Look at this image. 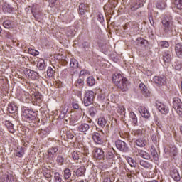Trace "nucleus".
I'll list each match as a JSON object with an SVG mask.
<instances>
[{
	"instance_id": "f257e3e1",
	"label": "nucleus",
	"mask_w": 182,
	"mask_h": 182,
	"mask_svg": "<svg viewBox=\"0 0 182 182\" xmlns=\"http://www.w3.org/2000/svg\"><path fill=\"white\" fill-rule=\"evenodd\" d=\"M112 82H114L115 86L118 87L122 92H127V79L120 73H114L112 76Z\"/></svg>"
},
{
	"instance_id": "f03ea898",
	"label": "nucleus",
	"mask_w": 182,
	"mask_h": 182,
	"mask_svg": "<svg viewBox=\"0 0 182 182\" xmlns=\"http://www.w3.org/2000/svg\"><path fill=\"white\" fill-rule=\"evenodd\" d=\"M95 99V92L92 90L87 91L85 93L83 97V103L85 106H90L93 103Z\"/></svg>"
},
{
	"instance_id": "7ed1b4c3",
	"label": "nucleus",
	"mask_w": 182,
	"mask_h": 182,
	"mask_svg": "<svg viewBox=\"0 0 182 182\" xmlns=\"http://www.w3.org/2000/svg\"><path fill=\"white\" fill-rule=\"evenodd\" d=\"M23 117L26 120V122H31L36 119V113L33 110L29 109H26L23 112Z\"/></svg>"
},
{
	"instance_id": "20e7f679",
	"label": "nucleus",
	"mask_w": 182,
	"mask_h": 182,
	"mask_svg": "<svg viewBox=\"0 0 182 182\" xmlns=\"http://www.w3.org/2000/svg\"><path fill=\"white\" fill-rule=\"evenodd\" d=\"M162 25L164 31H170L171 29V18L168 16H166L162 19Z\"/></svg>"
},
{
	"instance_id": "39448f33",
	"label": "nucleus",
	"mask_w": 182,
	"mask_h": 182,
	"mask_svg": "<svg viewBox=\"0 0 182 182\" xmlns=\"http://www.w3.org/2000/svg\"><path fill=\"white\" fill-rule=\"evenodd\" d=\"M173 107L176 110V112H182V102L180 98L178 97L173 98Z\"/></svg>"
},
{
	"instance_id": "423d86ee",
	"label": "nucleus",
	"mask_w": 182,
	"mask_h": 182,
	"mask_svg": "<svg viewBox=\"0 0 182 182\" xmlns=\"http://www.w3.org/2000/svg\"><path fill=\"white\" fill-rule=\"evenodd\" d=\"M143 6V1L140 0H134V2H132L130 9L132 12L137 11L139 8H141Z\"/></svg>"
},
{
	"instance_id": "0eeeda50",
	"label": "nucleus",
	"mask_w": 182,
	"mask_h": 182,
	"mask_svg": "<svg viewBox=\"0 0 182 182\" xmlns=\"http://www.w3.org/2000/svg\"><path fill=\"white\" fill-rule=\"evenodd\" d=\"M115 145L117 149L120 150V151H127V145L126 144V142L122 140H118L115 141Z\"/></svg>"
},
{
	"instance_id": "6e6552de",
	"label": "nucleus",
	"mask_w": 182,
	"mask_h": 182,
	"mask_svg": "<svg viewBox=\"0 0 182 182\" xmlns=\"http://www.w3.org/2000/svg\"><path fill=\"white\" fill-rule=\"evenodd\" d=\"M25 73H26V76H27L28 79H31V80H36V79H38V77L39 76L38 73H36L33 70H26Z\"/></svg>"
},
{
	"instance_id": "1a4fd4ad",
	"label": "nucleus",
	"mask_w": 182,
	"mask_h": 182,
	"mask_svg": "<svg viewBox=\"0 0 182 182\" xmlns=\"http://www.w3.org/2000/svg\"><path fill=\"white\" fill-rule=\"evenodd\" d=\"M92 139L97 144H103L104 143L102 134H100L99 132H94L92 134Z\"/></svg>"
},
{
	"instance_id": "9d476101",
	"label": "nucleus",
	"mask_w": 182,
	"mask_h": 182,
	"mask_svg": "<svg viewBox=\"0 0 182 182\" xmlns=\"http://www.w3.org/2000/svg\"><path fill=\"white\" fill-rule=\"evenodd\" d=\"M77 130L78 132H80L81 133H84V134H86V132L90 130V125L87 123H82L77 127Z\"/></svg>"
},
{
	"instance_id": "9b49d317",
	"label": "nucleus",
	"mask_w": 182,
	"mask_h": 182,
	"mask_svg": "<svg viewBox=\"0 0 182 182\" xmlns=\"http://www.w3.org/2000/svg\"><path fill=\"white\" fill-rule=\"evenodd\" d=\"M80 15H85L86 12H89V5L86 4H80L79 6Z\"/></svg>"
},
{
	"instance_id": "f8f14e48",
	"label": "nucleus",
	"mask_w": 182,
	"mask_h": 182,
	"mask_svg": "<svg viewBox=\"0 0 182 182\" xmlns=\"http://www.w3.org/2000/svg\"><path fill=\"white\" fill-rule=\"evenodd\" d=\"M139 89L141 90V92L144 96L147 97L148 96H150V91L149 90V88L144 84L141 83L139 84Z\"/></svg>"
},
{
	"instance_id": "ddd939ff",
	"label": "nucleus",
	"mask_w": 182,
	"mask_h": 182,
	"mask_svg": "<svg viewBox=\"0 0 182 182\" xmlns=\"http://www.w3.org/2000/svg\"><path fill=\"white\" fill-rule=\"evenodd\" d=\"M139 113L141 114L142 117H144L145 119H149V117H150V112L145 107H140Z\"/></svg>"
},
{
	"instance_id": "4468645a",
	"label": "nucleus",
	"mask_w": 182,
	"mask_h": 182,
	"mask_svg": "<svg viewBox=\"0 0 182 182\" xmlns=\"http://www.w3.org/2000/svg\"><path fill=\"white\" fill-rule=\"evenodd\" d=\"M140 166L144 168L145 170H150L153 167V165L147 161L141 160L139 161Z\"/></svg>"
},
{
	"instance_id": "2eb2a0df",
	"label": "nucleus",
	"mask_w": 182,
	"mask_h": 182,
	"mask_svg": "<svg viewBox=\"0 0 182 182\" xmlns=\"http://www.w3.org/2000/svg\"><path fill=\"white\" fill-rule=\"evenodd\" d=\"M95 157L98 160L105 159V152L101 149H97L95 151Z\"/></svg>"
},
{
	"instance_id": "dca6fc26",
	"label": "nucleus",
	"mask_w": 182,
	"mask_h": 182,
	"mask_svg": "<svg viewBox=\"0 0 182 182\" xmlns=\"http://www.w3.org/2000/svg\"><path fill=\"white\" fill-rule=\"evenodd\" d=\"M171 177H172L175 181H180V174H178V171H177L176 168L171 171Z\"/></svg>"
},
{
	"instance_id": "f3484780",
	"label": "nucleus",
	"mask_w": 182,
	"mask_h": 182,
	"mask_svg": "<svg viewBox=\"0 0 182 182\" xmlns=\"http://www.w3.org/2000/svg\"><path fill=\"white\" fill-rule=\"evenodd\" d=\"M72 177V172L69 168H67L64 170V178L67 182H72V179H69Z\"/></svg>"
},
{
	"instance_id": "a211bd4d",
	"label": "nucleus",
	"mask_w": 182,
	"mask_h": 182,
	"mask_svg": "<svg viewBox=\"0 0 182 182\" xmlns=\"http://www.w3.org/2000/svg\"><path fill=\"white\" fill-rule=\"evenodd\" d=\"M175 52L178 58H182V45L178 43L175 46Z\"/></svg>"
},
{
	"instance_id": "6ab92c4d",
	"label": "nucleus",
	"mask_w": 182,
	"mask_h": 182,
	"mask_svg": "<svg viewBox=\"0 0 182 182\" xmlns=\"http://www.w3.org/2000/svg\"><path fill=\"white\" fill-rule=\"evenodd\" d=\"M135 143L138 146V147H145L147 144V141L144 138H138L136 140Z\"/></svg>"
},
{
	"instance_id": "aec40b11",
	"label": "nucleus",
	"mask_w": 182,
	"mask_h": 182,
	"mask_svg": "<svg viewBox=\"0 0 182 182\" xmlns=\"http://www.w3.org/2000/svg\"><path fill=\"white\" fill-rule=\"evenodd\" d=\"M24 155H25V150H23V148L22 146L17 147L16 150V157H19L20 159H22V157H23Z\"/></svg>"
},
{
	"instance_id": "412c9836",
	"label": "nucleus",
	"mask_w": 182,
	"mask_h": 182,
	"mask_svg": "<svg viewBox=\"0 0 182 182\" xmlns=\"http://www.w3.org/2000/svg\"><path fill=\"white\" fill-rule=\"evenodd\" d=\"M4 124L7 127L10 133H15V129L14 128V124L11 121H5Z\"/></svg>"
},
{
	"instance_id": "4be33fe9",
	"label": "nucleus",
	"mask_w": 182,
	"mask_h": 182,
	"mask_svg": "<svg viewBox=\"0 0 182 182\" xmlns=\"http://www.w3.org/2000/svg\"><path fill=\"white\" fill-rule=\"evenodd\" d=\"M68 113V108L66 107V105H63L60 108L59 117L60 119H65V116H66V114Z\"/></svg>"
},
{
	"instance_id": "5701e85b",
	"label": "nucleus",
	"mask_w": 182,
	"mask_h": 182,
	"mask_svg": "<svg viewBox=\"0 0 182 182\" xmlns=\"http://www.w3.org/2000/svg\"><path fill=\"white\" fill-rule=\"evenodd\" d=\"M171 53H170L169 52L164 53L163 55V60L165 63H170V62H171Z\"/></svg>"
},
{
	"instance_id": "b1692460",
	"label": "nucleus",
	"mask_w": 182,
	"mask_h": 182,
	"mask_svg": "<svg viewBox=\"0 0 182 182\" xmlns=\"http://www.w3.org/2000/svg\"><path fill=\"white\" fill-rule=\"evenodd\" d=\"M140 157L145 159L146 160H150V154L146 152L144 150H139L138 151Z\"/></svg>"
},
{
	"instance_id": "393cba45",
	"label": "nucleus",
	"mask_w": 182,
	"mask_h": 182,
	"mask_svg": "<svg viewBox=\"0 0 182 182\" xmlns=\"http://www.w3.org/2000/svg\"><path fill=\"white\" fill-rule=\"evenodd\" d=\"M85 173H86V168L81 166L76 171L75 174L77 177H82L85 176Z\"/></svg>"
},
{
	"instance_id": "a878e982",
	"label": "nucleus",
	"mask_w": 182,
	"mask_h": 182,
	"mask_svg": "<svg viewBox=\"0 0 182 182\" xmlns=\"http://www.w3.org/2000/svg\"><path fill=\"white\" fill-rule=\"evenodd\" d=\"M58 150H59V148L58 146H53L47 151V153L50 157H52V156L58 153Z\"/></svg>"
},
{
	"instance_id": "bb28decb",
	"label": "nucleus",
	"mask_w": 182,
	"mask_h": 182,
	"mask_svg": "<svg viewBox=\"0 0 182 182\" xmlns=\"http://www.w3.org/2000/svg\"><path fill=\"white\" fill-rule=\"evenodd\" d=\"M8 112L11 114H14V113L18 112V107H16L15 104H10L8 107Z\"/></svg>"
},
{
	"instance_id": "cd10ccee",
	"label": "nucleus",
	"mask_w": 182,
	"mask_h": 182,
	"mask_svg": "<svg viewBox=\"0 0 182 182\" xmlns=\"http://www.w3.org/2000/svg\"><path fill=\"white\" fill-rule=\"evenodd\" d=\"M160 112L161 113V114L166 115V114H168V107L167 106H166L164 104H161L160 105Z\"/></svg>"
},
{
	"instance_id": "c85d7f7f",
	"label": "nucleus",
	"mask_w": 182,
	"mask_h": 182,
	"mask_svg": "<svg viewBox=\"0 0 182 182\" xmlns=\"http://www.w3.org/2000/svg\"><path fill=\"white\" fill-rule=\"evenodd\" d=\"M151 154L155 161H159V154L157 153V151H156V148H154V146L151 147Z\"/></svg>"
},
{
	"instance_id": "c756f323",
	"label": "nucleus",
	"mask_w": 182,
	"mask_h": 182,
	"mask_svg": "<svg viewBox=\"0 0 182 182\" xmlns=\"http://www.w3.org/2000/svg\"><path fill=\"white\" fill-rule=\"evenodd\" d=\"M70 68H73V69H76L79 67V62L77 61L75 58H71L70 63Z\"/></svg>"
},
{
	"instance_id": "7c9ffc66",
	"label": "nucleus",
	"mask_w": 182,
	"mask_h": 182,
	"mask_svg": "<svg viewBox=\"0 0 182 182\" xmlns=\"http://www.w3.org/2000/svg\"><path fill=\"white\" fill-rule=\"evenodd\" d=\"M87 83L88 86H95L96 85V80H95V77L90 76L87 78Z\"/></svg>"
},
{
	"instance_id": "2f4dec72",
	"label": "nucleus",
	"mask_w": 182,
	"mask_h": 182,
	"mask_svg": "<svg viewBox=\"0 0 182 182\" xmlns=\"http://www.w3.org/2000/svg\"><path fill=\"white\" fill-rule=\"evenodd\" d=\"M80 156H82V153H80V151H74L72 154L73 160H79Z\"/></svg>"
},
{
	"instance_id": "473e14b6",
	"label": "nucleus",
	"mask_w": 182,
	"mask_h": 182,
	"mask_svg": "<svg viewBox=\"0 0 182 182\" xmlns=\"http://www.w3.org/2000/svg\"><path fill=\"white\" fill-rule=\"evenodd\" d=\"M2 180H4V182H15L14 177L11 175H5Z\"/></svg>"
},
{
	"instance_id": "72a5a7b5",
	"label": "nucleus",
	"mask_w": 182,
	"mask_h": 182,
	"mask_svg": "<svg viewBox=\"0 0 182 182\" xmlns=\"http://www.w3.org/2000/svg\"><path fill=\"white\" fill-rule=\"evenodd\" d=\"M34 99L35 100H36V102H38V103H40V102L43 100V97H42V95H41V93L36 92H34Z\"/></svg>"
},
{
	"instance_id": "f704fd0d",
	"label": "nucleus",
	"mask_w": 182,
	"mask_h": 182,
	"mask_svg": "<svg viewBox=\"0 0 182 182\" xmlns=\"http://www.w3.org/2000/svg\"><path fill=\"white\" fill-rule=\"evenodd\" d=\"M3 26L6 29H11V28L12 27V21H11L9 20H6V21H4Z\"/></svg>"
},
{
	"instance_id": "c9c22d12",
	"label": "nucleus",
	"mask_w": 182,
	"mask_h": 182,
	"mask_svg": "<svg viewBox=\"0 0 182 182\" xmlns=\"http://www.w3.org/2000/svg\"><path fill=\"white\" fill-rule=\"evenodd\" d=\"M107 174H109V172L101 173L102 178H104L103 182H111L110 178H109V176H107Z\"/></svg>"
},
{
	"instance_id": "e433bc0d",
	"label": "nucleus",
	"mask_w": 182,
	"mask_h": 182,
	"mask_svg": "<svg viewBox=\"0 0 182 182\" xmlns=\"http://www.w3.org/2000/svg\"><path fill=\"white\" fill-rule=\"evenodd\" d=\"M56 161L60 166H63V163H65V157L62 155H58Z\"/></svg>"
},
{
	"instance_id": "4c0bfd02",
	"label": "nucleus",
	"mask_w": 182,
	"mask_h": 182,
	"mask_svg": "<svg viewBox=\"0 0 182 182\" xmlns=\"http://www.w3.org/2000/svg\"><path fill=\"white\" fill-rule=\"evenodd\" d=\"M127 161L131 167H136V166H137V162H136V160L133 159L132 157H129Z\"/></svg>"
},
{
	"instance_id": "58836bf2",
	"label": "nucleus",
	"mask_w": 182,
	"mask_h": 182,
	"mask_svg": "<svg viewBox=\"0 0 182 182\" xmlns=\"http://www.w3.org/2000/svg\"><path fill=\"white\" fill-rule=\"evenodd\" d=\"M130 117L132 119L133 124L134 126L135 124H137V117L136 116V114H134V112H130Z\"/></svg>"
},
{
	"instance_id": "ea45409f",
	"label": "nucleus",
	"mask_w": 182,
	"mask_h": 182,
	"mask_svg": "<svg viewBox=\"0 0 182 182\" xmlns=\"http://www.w3.org/2000/svg\"><path fill=\"white\" fill-rule=\"evenodd\" d=\"M54 181L55 182H62V176L59 173L55 172L54 173Z\"/></svg>"
},
{
	"instance_id": "a19ab883",
	"label": "nucleus",
	"mask_w": 182,
	"mask_h": 182,
	"mask_svg": "<svg viewBox=\"0 0 182 182\" xmlns=\"http://www.w3.org/2000/svg\"><path fill=\"white\" fill-rule=\"evenodd\" d=\"M38 6L36 4H33L31 6V12L34 17L36 16V12H38Z\"/></svg>"
},
{
	"instance_id": "79ce46f5",
	"label": "nucleus",
	"mask_w": 182,
	"mask_h": 182,
	"mask_svg": "<svg viewBox=\"0 0 182 182\" xmlns=\"http://www.w3.org/2000/svg\"><path fill=\"white\" fill-rule=\"evenodd\" d=\"M2 9L4 12H12V8H11V6H9V4H4L2 7Z\"/></svg>"
},
{
	"instance_id": "37998d69",
	"label": "nucleus",
	"mask_w": 182,
	"mask_h": 182,
	"mask_svg": "<svg viewBox=\"0 0 182 182\" xmlns=\"http://www.w3.org/2000/svg\"><path fill=\"white\" fill-rule=\"evenodd\" d=\"M106 119L105 118H99L98 119V124L99 126H101V127H105L106 126Z\"/></svg>"
},
{
	"instance_id": "c03bdc74",
	"label": "nucleus",
	"mask_w": 182,
	"mask_h": 182,
	"mask_svg": "<svg viewBox=\"0 0 182 182\" xmlns=\"http://www.w3.org/2000/svg\"><path fill=\"white\" fill-rule=\"evenodd\" d=\"M43 175L46 177V178H51L52 174L50 173V170L49 169H45L43 171Z\"/></svg>"
},
{
	"instance_id": "a18cd8bd",
	"label": "nucleus",
	"mask_w": 182,
	"mask_h": 182,
	"mask_svg": "<svg viewBox=\"0 0 182 182\" xmlns=\"http://www.w3.org/2000/svg\"><path fill=\"white\" fill-rule=\"evenodd\" d=\"M37 65L39 70H43L45 69V60L38 61Z\"/></svg>"
},
{
	"instance_id": "49530a36",
	"label": "nucleus",
	"mask_w": 182,
	"mask_h": 182,
	"mask_svg": "<svg viewBox=\"0 0 182 182\" xmlns=\"http://www.w3.org/2000/svg\"><path fill=\"white\" fill-rule=\"evenodd\" d=\"M28 53L30 55H32L33 56H38V55H39V51L29 48H28Z\"/></svg>"
},
{
	"instance_id": "de8ad7c7",
	"label": "nucleus",
	"mask_w": 182,
	"mask_h": 182,
	"mask_svg": "<svg viewBox=\"0 0 182 182\" xmlns=\"http://www.w3.org/2000/svg\"><path fill=\"white\" fill-rule=\"evenodd\" d=\"M137 42L140 43V45H146L149 43V41L141 37H139L136 39Z\"/></svg>"
},
{
	"instance_id": "09e8293b",
	"label": "nucleus",
	"mask_w": 182,
	"mask_h": 182,
	"mask_svg": "<svg viewBox=\"0 0 182 182\" xmlns=\"http://www.w3.org/2000/svg\"><path fill=\"white\" fill-rule=\"evenodd\" d=\"M174 4L176 6L177 9H182V0H174Z\"/></svg>"
},
{
	"instance_id": "8fccbe9b",
	"label": "nucleus",
	"mask_w": 182,
	"mask_h": 182,
	"mask_svg": "<svg viewBox=\"0 0 182 182\" xmlns=\"http://www.w3.org/2000/svg\"><path fill=\"white\" fill-rule=\"evenodd\" d=\"M55 71L53 70V69H52L51 67H49L47 70V76H48V77H52Z\"/></svg>"
},
{
	"instance_id": "3c124183",
	"label": "nucleus",
	"mask_w": 182,
	"mask_h": 182,
	"mask_svg": "<svg viewBox=\"0 0 182 182\" xmlns=\"http://www.w3.org/2000/svg\"><path fill=\"white\" fill-rule=\"evenodd\" d=\"M131 28L132 29H134V31H138L139 30V24L136 21L131 22Z\"/></svg>"
},
{
	"instance_id": "603ef678",
	"label": "nucleus",
	"mask_w": 182,
	"mask_h": 182,
	"mask_svg": "<svg viewBox=\"0 0 182 182\" xmlns=\"http://www.w3.org/2000/svg\"><path fill=\"white\" fill-rule=\"evenodd\" d=\"M114 158V154L113 152L108 151L106 154V159L108 160H112V159Z\"/></svg>"
},
{
	"instance_id": "864d4df0",
	"label": "nucleus",
	"mask_w": 182,
	"mask_h": 182,
	"mask_svg": "<svg viewBox=\"0 0 182 182\" xmlns=\"http://www.w3.org/2000/svg\"><path fill=\"white\" fill-rule=\"evenodd\" d=\"M89 75H90V73L87 70H82L80 72V76H87Z\"/></svg>"
},
{
	"instance_id": "5fc2aeb1",
	"label": "nucleus",
	"mask_w": 182,
	"mask_h": 182,
	"mask_svg": "<svg viewBox=\"0 0 182 182\" xmlns=\"http://www.w3.org/2000/svg\"><path fill=\"white\" fill-rule=\"evenodd\" d=\"M39 134L41 137H46V136H48V131H46L45 129H41L39 132Z\"/></svg>"
},
{
	"instance_id": "6e6d98bb",
	"label": "nucleus",
	"mask_w": 182,
	"mask_h": 182,
	"mask_svg": "<svg viewBox=\"0 0 182 182\" xmlns=\"http://www.w3.org/2000/svg\"><path fill=\"white\" fill-rule=\"evenodd\" d=\"M97 16V20L99 21V22H100L101 23L102 22H104L105 18H103V14H102L101 13H98Z\"/></svg>"
},
{
	"instance_id": "4d7b16f0",
	"label": "nucleus",
	"mask_w": 182,
	"mask_h": 182,
	"mask_svg": "<svg viewBox=\"0 0 182 182\" xmlns=\"http://www.w3.org/2000/svg\"><path fill=\"white\" fill-rule=\"evenodd\" d=\"M176 150H177V148L176 146H173L172 148H170V149L165 148L164 151L165 153H173V151H176Z\"/></svg>"
},
{
	"instance_id": "13d9d810",
	"label": "nucleus",
	"mask_w": 182,
	"mask_h": 182,
	"mask_svg": "<svg viewBox=\"0 0 182 182\" xmlns=\"http://www.w3.org/2000/svg\"><path fill=\"white\" fill-rule=\"evenodd\" d=\"M126 112V108L124 106H120L118 107L117 112L120 113V114H123Z\"/></svg>"
},
{
	"instance_id": "bf43d9fd",
	"label": "nucleus",
	"mask_w": 182,
	"mask_h": 182,
	"mask_svg": "<svg viewBox=\"0 0 182 182\" xmlns=\"http://www.w3.org/2000/svg\"><path fill=\"white\" fill-rule=\"evenodd\" d=\"M161 48H168L170 44L167 41H161Z\"/></svg>"
},
{
	"instance_id": "052dcab7",
	"label": "nucleus",
	"mask_w": 182,
	"mask_h": 182,
	"mask_svg": "<svg viewBox=\"0 0 182 182\" xmlns=\"http://www.w3.org/2000/svg\"><path fill=\"white\" fill-rule=\"evenodd\" d=\"M89 114L91 115L92 117L96 114V112H95V107H91L89 109Z\"/></svg>"
},
{
	"instance_id": "680f3d73",
	"label": "nucleus",
	"mask_w": 182,
	"mask_h": 182,
	"mask_svg": "<svg viewBox=\"0 0 182 182\" xmlns=\"http://www.w3.org/2000/svg\"><path fill=\"white\" fill-rule=\"evenodd\" d=\"M83 86V85H85V82H83V80L82 79H78L77 81V84H76V86Z\"/></svg>"
},
{
	"instance_id": "e2e57ef3",
	"label": "nucleus",
	"mask_w": 182,
	"mask_h": 182,
	"mask_svg": "<svg viewBox=\"0 0 182 182\" xmlns=\"http://www.w3.org/2000/svg\"><path fill=\"white\" fill-rule=\"evenodd\" d=\"M73 107L75 110H77V109H79V107H80V105H79V103H77V102H73Z\"/></svg>"
},
{
	"instance_id": "0e129e2a",
	"label": "nucleus",
	"mask_w": 182,
	"mask_h": 182,
	"mask_svg": "<svg viewBox=\"0 0 182 182\" xmlns=\"http://www.w3.org/2000/svg\"><path fill=\"white\" fill-rule=\"evenodd\" d=\"M73 137H75V135H73V134H72V132L67 133V138H68L70 140H72V139H73Z\"/></svg>"
},
{
	"instance_id": "69168bd1",
	"label": "nucleus",
	"mask_w": 182,
	"mask_h": 182,
	"mask_svg": "<svg viewBox=\"0 0 182 182\" xmlns=\"http://www.w3.org/2000/svg\"><path fill=\"white\" fill-rule=\"evenodd\" d=\"M154 83H156V85H159V82H160V77L159 76H155L154 77Z\"/></svg>"
},
{
	"instance_id": "338daca9",
	"label": "nucleus",
	"mask_w": 182,
	"mask_h": 182,
	"mask_svg": "<svg viewBox=\"0 0 182 182\" xmlns=\"http://www.w3.org/2000/svg\"><path fill=\"white\" fill-rule=\"evenodd\" d=\"M166 6H167L166 2H163L162 4H161V9H166Z\"/></svg>"
},
{
	"instance_id": "774afa93",
	"label": "nucleus",
	"mask_w": 182,
	"mask_h": 182,
	"mask_svg": "<svg viewBox=\"0 0 182 182\" xmlns=\"http://www.w3.org/2000/svg\"><path fill=\"white\" fill-rule=\"evenodd\" d=\"M146 75L147 76H151V75H153V73L151 72V70H147V71L146 72Z\"/></svg>"
}]
</instances>
